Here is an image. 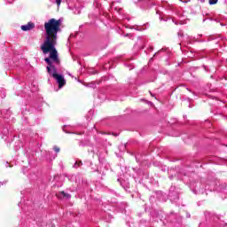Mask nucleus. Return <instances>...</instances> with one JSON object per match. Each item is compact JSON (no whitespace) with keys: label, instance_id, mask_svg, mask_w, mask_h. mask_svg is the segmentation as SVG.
Wrapping results in <instances>:
<instances>
[{"label":"nucleus","instance_id":"f257e3e1","mask_svg":"<svg viewBox=\"0 0 227 227\" xmlns=\"http://www.w3.org/2000/svg\"><path fill=\"white\" fill-rule=\"evenodd\" d=\"M44 29L46 31V39L41 45V51L43 54H49V58H45L44 61L47 63V72L51 77H54V74H58L56 65H60L61 61L58 56V50H56V43L58 42V33L61 31V20H56L54 18L44 23Z\"/></svg>","mask_w":227,"mask_h":227},{"label":"nucleus","instance_id":"f03ea898","mask_svg":"<svg viewBox=\"0 0 227 227\" xmlns=\"http://www.w3.org/2000/svg\"><path fill=\"white\" fill-rule=\"evenodd\" d=\"M53 79H55L59 84V89L61 90L65 84H67V80H65V77L59 74H54Z\"/></svg>","mask_w":227,"mask_h":227},{"label":"nucleus","instance_id":"7ed1b4c3","mask_svg":"<svg viewBox=\"0 0 227 227\" xmlns=\"http://www.w3.org/2000/svg\"><path fill=\"white\" fill-rule=\"evenodd\" d=\"M22 31H31V29H35V23L28 22L27 25L21 26Z\"/></svg>","mask_w":227,"mask_h":227},{"label":"nucleus","instance_id":"20e7f679","mask_svg":"<svg viewBox=\"0 0 227 227\" xmlns=\"http://www.w3.org/2000/svg\"><path fill=\"white\" fill-rule=\"evenodd\" d=\"M57 198H61V196H63V198H67V200L71 197L70 194L66 193L65 192H59V193H56Z\"/></svg>","mask_w":227,"mask_h":227},{"label":"nucleus","instance_id":"39448f33","mask_svg":"<svg viewBox=\"0 0 227 227\" xmlns=\"http://www.w3.org/2000/svg\"><path fill=\"white\" fill-rule=\"evenodd\" d=\"M81 166H82V160H77V161H75L74 168H75V169H77V168H81Z\"/></svg>","mask_w":227,"mask_h":227},{"label":"nucleus","instance_id":"423d86ee","mask_svg":"<svg viewBox=\"0 0 227 227\" xmlns=\"http://www.w3.org/2000/svg\"><path fill=\"white\" fill-rule=\"evenodd\" d=\"M53 150H54V152H56V153H59V152H60V148L58 146V145H55L54 147H53Z\"/></svg>","mask_w":227,"mask_h":227},{"label":"nucleus","instance_id":"0eeeda50","mask_svg":"<svg viewBox=\"0 0 227 227\" xmlns=\"http://www.w3.org/2000/svg\"><path fill=\"white\" fill-rule=\"evenodd\" d=\"M219 0H209V4H217Z\"/></svg>","mask_w":227,"mask_h":227},{"label":"nucleus","instance_id":"6e6552de","mask_svg":"<svg viewBox=\"0 0 227 227\" xmlns=\"http://www.w3.org/2000/svg\"><path fill=\"white\" fill-rule=\"evenodd\" d=\"M61 1H62V0H56V4H57L58 6H60V5H61Z\"/></svg>","mask_w":227,"mask_h":227},{"label":"nucleus","instance_id":"1a4fd4ad","mask_svg":"<svg viewBox=\"0 0 227 227\" xmlns=\"http://www.w3.org/2000/svg\"><path fill=\"white\" fill-rule=\"evenodd\" d=\"M101 134H104V135L107 134L108 136L111 135V133H106V132H101Z\"/></svg>","mask_w":227,"mask_h":227},{"label":"nucleus","instance_id":"9d476101","mask_svg":"<svg viewBox=\"0 0 227 227\" xmlns=\"http://www.w3.org/2000/svg\"><path fill=\"white\" fill-rule=\"evenodd\" d=\"M112 136H114L115 137L118 136L116 133H112Z\"/></svg>","mask_w":227,"mask_h":227},{"label":"nucleus","instance_id":"9b49d317","mask_svg":"<svg viewBox=\"0 0 227 227\" xmlns=\"http://www.w3.org/2000/svg\"><path fill=\"white\" fill-rule=\"evenodd\" d=\"M0 185H3V183H0Z\"/></svg>","mask_w":227,"mask_h":227}]
</instances>
